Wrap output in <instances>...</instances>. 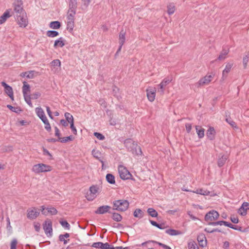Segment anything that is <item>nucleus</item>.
Wrapping results in <instances>:
<instances>
[{"instance_id":"nucleus-1","label":"nucleus","mask_w":249,"mask_h":249,"mask_svg":"<svg viewBox=\"0 0 249 249\" xmlns=\"http://www.w3.org/2000/svg\"><path fill=\"white\" fill-rule=\"evenodd\" d=\"M124 144L128 151L133 155H141L142 152L141 148L138 147L137 144L131 139H127L124 142Z\"/></svg>"},{"instance_id":"nucleus-2","label":"nucleus","mask_w":249,"mask_h":249,"mask_svg":"<svg viewBox=\"0 0 249 249\" xmlns=\"http://www.w3.org/2000/svg\"><path fill=\"white\" fill-rule=\"evenodd\" d=\"M128 206L129 202L126 200L120 199L113 202V209L118 211H125Z\"/></svg>"},{"instance_id":"nucleus-3","label":"nucleus","mask_w":249,"mask_h":249,"mask_svg":"<svg viewBox=\"0 0 249 249\" xmlns=\"http://www.w3.org/2000/svg\"><path fill=\"white\" fill-rule=\"evenodd\" d=\"M52 168L51 166L44 163H38L34 165L32 169V171L35 174H40V173L47 172L52 171Z\"/></svg>"},{"instance_id":"nucleus-4","label":"nucleus","mask_w":249,"mask_h":249,"mask_svg":"<svg viewBox=\"0 0 249 249\" xmlns=\"http://www.w3.org/2000/svg\"><path fill=\"white\" fill-rule=\"evenodd\" d=\"M14 11L15 16L25 13L23 8V2L22 0H15L13 4Z\"/></svg>"},{"instance_id":"nucleus-5","label":"nucleus","mask_w":249,"mask_h":249,"mask_svg":"<svg viewBox=\"0 0 249 249\" xmlns=\"http://www.w3.org/2000/svg\"><path fill=\"white\" fill-rule=\"evenodd\" d=\"M118 172L120 178L123 179H128L130 178L131 175L124 165H120L118 166Z\"/></svg>"},{"instance_id":"nucleus-6","label":"nucleus","mask_w":249,"mask_h":249,"mask_svg":"<svg viewBox=\"0 0 249 249\" xmlns=\"http://www.w3.org/2000/svg\"><path fill=\"white\" fill-rule=\"evenodd\" d=\"M99 188L97 186L93 185L89 188V191L86 195L87 199L89 201L93 200L97 196Z\"/></svg>"},{"instance_id":"nucleus-7","label":"nucleus","mask_w":249,"mask_h":249,"mask_svg":"<svg viewBox=\"0 0 249 249\" xmlns=\"http://www.w3.org/2000/svg\"><path fill=\"white\" fill-rule=\"evenodd\" d=\"M18 23L20 27H26L28 23L26 13L16 16Z\"/></svg>"},{"instance_id":"nucleus-8","label":"nucleus","mask_w":249,"mask_h":249,"mask_svg":"<svg viewBox=\"0 0 249 249\" xmlns=\"http://www.w3.org/2000/svg\"><path fill=\"white\" fill-rule=\"evenodd\" d=\"M219 214L218 213L214 210H212L209 212L205 216V220L210 222L216 220L219 217Z\"/></svg>"},{"instance_id":"nucleus-9","label":"nucleus","mask_w":249,"mask_h":249,"mask_svg":"<svg viewBox=\"0 0 249 249\" xmlns=\"http://www.w3.org/2000/svg\"><path fill=\"white\" fill-rule=\"evenodd\" d=\"M43 227L47 236L48 237L52 236L53 234L52 222L50 220L45 221L43 225Z\"/></svg>"},{"instance_id":"nucleus-10","label":"nucleus","mask_w":249,"mask_h":249,"mask_svg":"<svg viewBox=\"0 0 249 249\" xmlns=\"http://www.w3.org/2000/svg\"><path fill=\"white\" fill-rule=\"evenodd\" d=\"M39 211L36 207H32L27 210V217L29 219H35L39 214Z\"/></svg>"},{"instance_id":"nucleus-11","label":"nucleus","mask_w":249,"mask_h":249,"mask_svg":"<svg viewBox=\"0 0 249 249\" xmlns=\"http://www.w3.org/2000/svg\"><path fill=\"white\" fill-rule=\"evenodd\" d=\"M40 208L42 214L46 216L49 214L55 215L57 213V210L54 207H51L46 208L45 206H42Z\"/></svg>"},{"instance_id":"nucleus-12","label":"nucleus","mask_w":249,"mask_h":249,"mask_svg":"<svg viewBox=\"0 0 249 249\" xmlns=\"http://www.w3.org/2000/svg\"><path fill=\"white\" fill-rule=\"evenodd\" d=\"M212 78L213 76L212 75H207L200 79L198 82L196 83V86L199 87L205 85H208L212 81Z\"/></svg>"},{"instance_id":"nucleus-13","label":"nucleus","mask_w":249,"mask_h":249,"mask_svg":"<svg viewBox=\"0 0 249 249\" xmlns=\"http://www.w3.org/2000/svg\"><path fill=\"white\" fill-rule=\"evenodd\" d=\"M1 85L4 88L5 93L9 96L12 100H14L13 91L12 87L8 85L4 82H1Z\"/></svg>"},{"instance_id":"nucleus-14","label":"nucleus","mask_w":249,"mask_h":249,"mask_svg":"<svg viewBox=\"0 0 249 249\" xmlns=\"http://www.w3.org/2000/svg\"><path fill=\"white\" fill-rule=\"evenodd\" d=\"M171 81V80L169 78H164L159 85L160 88L158 89V92H160V94H163L164 88L169 84Z\"/></svg>"},{"instance_id":"nucleus-15","label":"nucleus","mask_w":249,"mask_h":249,"mask_svg":"<svg viewBox=\"0 0 249 249\" xmlns=\"http://www.w3.org/2000/svg\"><path fill=\"white\" fill-rule=\"evenodd\" d=\"M11 9H7L2 15L0 17V25L5 22L7 18L12 16V14H11Z\"/></svg>"},{"instance_id":"nucleus-16","label":"nucleus","mask_w":249,"mask_h":249,"mask_svg":"<svg viewBox=\"0 0 249 249\" xmlns=\"http://www.w3.org/2000/svg\"><path fill=\"white\" fill-rule=\"evenodd\" d=\"M155 89L149 88L146 90L147 97L148 100L150 102L154 101L156 96Z\"/></svg>"},{"instance_id":"nucleus-17","label":"nucleus","mask_w":249,"mask_h":249,"mask_svg":"<svg viewBox=\"0 0 249 249\" xmlns=\"http://www.w3.org/2000/svg\"><path fill=\"white\" fill-rule=\"evenodd\" d=\"M110 207L108 205H103L98 208L95 211L96 214H103L109 212Z\"/></svg>"},{"instance_id":"nucleus-18","label":"nucleus","mask_w":249,"mask_h":249,"mask_svg":"<svg viewBox=\"0 0 249 249\" xmlns=\"http://www.w3.org/2000/svg\"><path fill=\"white\" fill-rule=\"evenodd\" d=\"M232 66V64L228 63L226 65L222 72V79L224 80L227 76V74L230 71Z\"/></svg>"},{"instance_id":"nucleus-19","label":"nucleus","mask_w":249,"mask_h":249,"mask_svg":"<svg viewBox=\"0 0 249 249\" xmlns=\"http://www.w3.org/2000/svg\"><path fill=\"white\" fill-rule=\"evenodd\" d=\"M76 12L75 10L69 9L67 14V21H74V16Z\"/></svg>"},{"instance_id":"nucleus-20","label":"nucleus","mask_w":249,"mask_h":249,"mask_svg":"<svg viewBox=\"0 0 249 249\" xmlns=\"http://www.w3.org/2000/svg\"><path fill=\"white\" fill-rule=\"evenodd\" d=\"M65 40L62 37H60L58 39L54 41V47L56 48L57 47H63L65 45Z\"/></svg>"},{"instance_id":"nucleus-21","label":"nucleus","mask_w":249,"mask_h":249,"mask_svg":"<svg viewBox=\"0 0 249 249\" xmlns=\"http://www.w3.org/2000/svg\"><path fill=\"white\" fill-rule=\"evenodd\" d=\"M207 136L210 140H213L214 138L215 131L213 127H210L207 132Z\"/></svg>"},{"instance_id":"nucleus-22","label":"nucleus","mask_w":249,"mask_h":249,"mask_svg":"<svg viewBox=\"0 0 249 249\" xmlns=\"http://www.w3.org/2000/svg\"><path fill=\"white\" fill-rule=\"evenodd\" d=\"M196 129L199 138H202L204 136L205 129L198 125L196 126Z\"/></svg>"},{"instance_id":"nucleus-23","label":"nucleus","mask_w":249,"mask_h":249,"mask_svg":"<svg viewBox=\"0 0 249 249\" xmlns=\"http://www.w3.org/2000/svg\"><path fill=\"white\" fill-rule=\"evenodd\" d=\"M246 203H243L241 207L238 210V213L241 215L244 216L247 214Z\"/></svg>"},{"instance_id":"nucleus-24","label":"nucleus","mask_w":249,"mask_h":249,"mask_svg":"<svg viewBox=\"0 0 249 249\" xmlns=\"http://www.w3.org/2000/svg\"><path fill=\"white\" fill-rule=\"evenodd\" d=\"M229 52V51L228 49H223L219 55L218 59L219 60H224L226 58V56L228 54Z\"/></svg>"},{"instance_id":"nucleus-25","label":"nucleus","mask_w":249,"mask_h":249,"mask_svg":"<svg viewBox=\"0 0 249 249\" xmlns=\"http://www.w3.org/2000/svg\"><path fill=\"white\" fill-rule=\"evenodd\" d=\"M49 26L53 29H58L60 27L61 24L58 21H54L51 22Z\"/></svg>"},{"instance_id":"nucleus-26","label":"nucleus","mask_w":249,"mask_h":249,"mask_svg":"<svg viewBox=\"0 0 249 249\" xmlns=\"http://www.w3.org/2000/svg\"><path fill=\"white\" fill-rule=\"evenodd\" d=\"M193 193L203 195V196H207L210 194V192L207 190H204L203 189H196L195 191H193Z\"/></svg>"},{"instance_id":"nucleus-27","label":"nucleus","mask_w":249,"mask_h":249,"mask_svg":"<svg viewBox=\"0 0 249 249\" xmlns=\"http://www.w3.org/2000/svg\"><path fill=\"white\" fill-rule=\"evenodd\" d=\"M125 32L122 30L119 35V44L121 45H123L125 42Z\"/></svg>"},{"instance_id":"nucleus-28","label":"nucleus","mask_w":249,"mask_h":249,"mask_svg":"<svg viewBox=\"0 0 249 249\" xmlns=\"http://www.w3.org/2000/svg\"><path fill=\"white\" fill-rule=\"evenodd\" d=\"M30 91V86L27 84L25 82L23 83V86L22 87V92L23 96L28 95V92Z\"/></svg>"},{"instance_id":"nucleus-29","label":"nucleus","mask_w":249,"mask_h":249,"mask_svg":"<svg viewBox=\"0 0 249 249\" xmlns=\"http://www.w3.org/2000/svg\"><path fill=\"white\" fill-rule=\"evenodd\" d=\"M166 233L170 235L174 236L181 234V232L174 229H168L166 231Z\"/></svg>"},{"instance_id":"nucleus-30","label":"nucleus","mask_w":249,"mask_h":249,"mask_svg":"<svg viewBox=\"0 0 249 249\" xmlns=\"http://www.w3.org/2000/svg\"><path fill=\"white\" fill-rule=\"evenodd\" d=\"M147 211L148 213L153 217H156L158 215V212L152 208H148Z\"/></svg>"},{"instance_id":"nucleus-31","label":"nucleus","mask_w":249,"mask_h":249,"mask_svg":"<svg viewBox=\"0 0 249 249\" xmlns=\"http://www.w3.org/2000/svg\"><path fill=\"white\" fill-rule=\"evenodd\" d=\"M106 179L110 184H113L115 183L114 177L111 174H107V175Z\"/></svg>"},{"instance_id":"nucleus-32","label":"nucleus","mask_w":249,"mask_h":249,"mask_svg":"<svg viewBox=\"0 0 249 249\" xmlns=\"http://www.w3.org/2000/svg\"><path fill=\"white\" fill-rule=\"evenodd\" d=\"M65 117L69 123L71 124L74 122L73 117L72 115L68 112H66L64 114Z\"/></svg>"},{"instance_id":"nucleus-33","label":"nucleus","mask_w":249,"mask_h":249,"mask_svg":"<svg viewBox=\"0 0 249 249\" xmlns=\"http://www.w3.org/2000/svg\"><path fill=\"white\" fill-rule=\"evenodd\" d=\"M77 0H70L69 2V9L76 10L77 7Z\"/></svg>"},{"instance_id":"nucleus-34","label":"nucleus","mask_w":249,"mask_h":249,"mask_svg":"<svg viewBox=\"0 0 249 249\" xmlns=\"http://www.w3.org/2000/svg\"><path fill=\"white\" fill-rule=\"evenodd\" d=\"M227 157L226 156H222L221 158H220L217 162L218 166L219 167H221L224 165L226 161L227 160Z\"/></svg>"},{"instance_id":"nucleus-35","label":"nucleus","mask_w":249,"mask_h":249,"mask_svg":"<svg viewBox=\"0 0 249 249\" xmlns=\"http://www.w3.org/2000/svg\"><path fill=\"white\" fill-rule=\"evenodd\" d=\"M133 215L135 217L141 218L143 217V213L140 209H137L134 212Z\"/></svg>"},{"instance_id":"nucleus-36","label":"nucleus","mask_w":249,"mask_h":249,"mask_svg":"<svg viewBox=\"0 0 249 249\" xmlns=\"http://www.w3.org/2000/svg\"><path fill=\"white\" fill-rule=\"evenodd\" d=\"M46 35L50 37H54L58 36L59 33L57 31H56L49 30L47 32Z\"/></svg>"},{"instance_id":"nucleus-37","label":"nucleus","mask_w":249,"mask_h":249,"mask_svg":"<svg viewBox=\"0 0 249 249\" xmlns=\"http://www.w3.org/2000/svg\"><path fill=\"white\" fill-rule=\"evenodd\" d=\"M175 10V6L173 3H170L167 6V12L169 15L173 14Z\"/></svg>"},{"instance_id":"nucleus-38","label":"nucleus","mask_w":249,"mask_h":249,"mask_svg":"<svg viewBox=\"0 0 249 249\" xmlns=\"http://www.w3.org/2000/svg\"><path fill=\"white\" fill-rule=\"evenodd\" d=\"M189 249H199L197 244L193 241H190L188 244Z\"/></svg>"},{"instance_id":"nucleus-39","label":"nucleus","mask_w":249,"mask_h":249,"mask_svg":"<svg viewBox=\"0 0 249 249\" xmlns=\"http://www.w3.org/2000/svg\"><path fill=\"white\" fill-rule=\"evenodd\" d=\"M33 71H26L21 73L20 75L22 77H26L28 78H32L33 77Z\"/></svg>"},{"instance_id":"nucleus-40","label":"nucleus","mask_w":249,"mask_h":249,"mask_svg":"<svg viewBox=\"0 0 249 249\" xmlns=\"http://www.w3.org/2000/svg\"><path fill=\"white\" fill-rule=\"evenodd\" d=\"M73 139V137L72 136H69L64 138H59V140L62 143H65L68 141H71Z\"/></svg>"},{"instance_id":"nucleus-41","label":"nucleus","mask_w":249,"mask_h":249,"mask_svg":"<svg viewBox=\"0 0 249 249\" xmlns=\"http://www.w3.org/2000/svg\"><path fill=\"white\" fill-rule=\"evenodd\" d=\"M112 218L117 222H120L122 219V216L120 214L115 213H113Z\"/></svg>"},{"instance_id":"nucleus-42","label":"nucleus","mask_w":249,"mask_h":249,"mask_svg":"<svg viewBox=\"0 0 249 249\" xmlns=\"http://www.w3.org/2000/svg\"><path fill=\"white\" fill-rule=\"evenodd\" d=\"M36 113L37 116L39 118H40L41 117L45 115L44 111L41 107H36Z\"/></svg>"},{"instance_id":"nucleus-43","label":"nucleus","mask_w":249,"mask_h":249,"mask_svg":"<svg viewBox=\"0 0 249 249\" xmlns=\"http://www.w3.org/2000/svg\"><path fill=\"white\" fill-rule=\"evenodd\" d=\"M226 221H218L216 222H210L209 223V225L216 226L217 225L222 226L223 225H225Z\"/></svg>"},{"instance_id":"nucleus-44","label":"nucleus","mask_w":249,"mask_h":249,"mask_svg":"<svg viewBox=\"0 0 249 249\" xmlns=\"http://www.w3.org/2000/svg\"><path fill=\"white\" fill-rule=\"evenodd\" d=\"M74 26V21H67V28L69 32H71Z\"/></svg>"},{"instance_id":"nucleus-45","label":"nucleus","mask_w":249,"mask_h":249,"mask_svg":"<svg viewBox=\"0 0 249 249\" xmlns=\"http://www.w3.org/2000/svg\"><path fill=\"white\" fill-rule=\"evenodd\" d=\"M60 223L61 226L65 229L69 230L70 228V225L66 220L60 221Z\"/></svg>"},{"instance_id":"nucleus-46","label":"nucleus","mask_w":249,"mask_h":249,"mask_svg":"<svg viewBox=\"0 0 249 249\" xmlns=\"http://www.w3.org/2000/svg\"><path fill=\"white\" fill-rule=\"evenodd\" d=\"M51 65L53 67H60L61 62L59 59H55L51 62Z\"/></svg>"},{"instance_id":"nucleus-47","label":"nucleus","mask_w":249,"mask_h":249,"mask_svg":"<svg viewBox=\"0 0 249 249\" xmlns=\"http://www.w3.org/2000/svg\"><path fill=\"white\" fill-rule=\"evenodd\" d=\"M25 102L31 107H33L32 103L31 101V97L30 95L23 96Z\"/></svg>"},{"instance_id":"nucleus-48","label":"nucleus","mask_w":249,"mask_h":249,"mask_svg":"<svg viewBox=\"0 0 249 249\" xmlns=\"http://www.w3.org/2000/svg\"><path fill=\"white\" fill-rule=\"evenodd\" d=\"M225 226L230 227L232 229L235 230H238V231H241V227H240L239 229L237 228L236 226L233 225L232 224L226 221L225 223Z\"/></svg>"},{"instance_id":"nucleus-49","label":"nucleus","mask_w":249,"mask_h":249,"mask_svg":"<svg viewBox=\"0 0 249 249\" xmlns=\"http://www.w3.org/2000/svg\"><path fill=\"white\" fill-rule=\"evenodd\" d=\"M17 240L14 239L11 242L10 249H17Z\"/></svg>"},{"instance_id":"nucleus-50","label":"nucleus","mask_w":249,"mask_h":249,"mask_svg":"<svg viewBox=\"0 0 249 249\" xmlns=\"http://www.w3.org/2000/svg\"><path fill=\"white\" fill-rule=\"evenodd\" d=\"M94 135L99 140H104L105 138L103 135L98 132H94Z\"/></svg>"},{"instance_id":"nucleus-51","label":"nucleus","mask_w":249,"mask_h":249,"mask_svg":"<svg viewBox=\"0 0 249 249\" xmlns=\"http://www.w3.org/2000/svg\"><path fill=\"white\" fill-rule=\"evenodd\" d=\"M226 121L232 127H236L235 123L233 121L231 120V118H227Z\"/></svg>"},{"instance_id":"nucleus-52","label":"nucleus","mask_w":249,"mask_h":249,"mask_svg":"<svg viewBox=\"0 0 249 249\" xmlns=\"http://www.w3.org/2000/svg\"><path fill=\"white\" fill-rule=\"evenodd\" d=\"M248 61H249V55H247L245 56L243 59V65H244V68L245 69H246L247 67V64H248Z\"/></svg>"},{"instance_id":"nucleus-53","label":"nucleus","mask_w":249,"mask_h":249,"mask_svg":"<svg viewBox=\"0 0 249 249\" xmlns=\"http://www.w3.org/2000/svg\"><path fill=\"white\" fill-rule=\"evenodd\" d=\"M103 243L102 242H95L93 243L92 245V247L95 248L101 249L102 247Z\"/></svg>"},{"instance_id":"nucleus-54","label":"nucleus","mask_w":249,"mask_h":249,"mask_svg":"<svg viewBox=\"0 0 249 249\" xmlns=\"http://www.w3.org/2000/svg\"><path fill=\"white\" fill-rule=\"evenodd\" d=\"M197 240L199 243L200 246H201L202 247H204L206 245V239H205V240H203V239H200V236H198L197 237Z\"/></svg>"},{"instance_id":"nucleus-55","label":"nucleus","mask_w":249,"mask_h":249,"mask_svg":"<svg viewBox=\"0 0 249 249\" xmlns=\"http://www.w3.org/2000/svg\"><path fill=\"white\" fill-rule=\"evenodd\" d=\"M70 127H71L73 133L75 135H76L77 134V130L74 125V122L70 124Z\"/></svg>"},{"instance_id":"nucleus-56","label":"nucleus","mask_w":249,"mask_h":249,"mask_svg":"<svg viewBox=\"0 0 249 249\" xmlns=\"http://www.w3.org/2000/svg\"><path fill=\"white\" fill-rule=\"evenodd\" d=\"M45 124V128L48 131H50L51 130V127L50 125V124L49 123V121H47V122H45V123H44Z\"/></svg>"},{"instance_id":"nucleus-57","label":"nucleus","mask_w":249,"mask_h":249,"mask_svg":"<svg viewBox=\"0 0 249 249\" xmlns=\"http://www.w3.org/2000/svg\"><path fill=\"white\" fill-rule=\"evenodd\" d=\"M186 131L188 133H190L192 129V125L191 124L187 123L185 124Z\"/></svg>"},{"instance_id":"nucleus-58","label":"nucleus","mask_w":249,"mask_h":249,"mask_svg":"<svg viewBox=\"0 0 249 249\" xmlns=\"http://www.w3.org/2000/svg\"><path fill=\"white\" fill-rule=\"evenodd\" d=\"M91 0H82V4L85 7H87L90 2Z\"/></svg>"},{"instance_id":"nucleus-59","label":"nucleus","mask_w":249,"mask_h":249,"mask_svg":"<svg viewBox=\"0 0 249 249\" xmlns=\"http://www.w3.org/2000/svg\"><path fill=\"white\" fill-rule=\"evenodd\" d=\"M6 221H7V229L9 231H10L12 230V227L10 225V219L8 217H7L6 218Z\"/></svg>"},{"instance_id":"nucleus-60","label":"nucleus","mask_w":249,"mask_h":249,"mask_svg":"<svg viewBox=\"0 0 249 249\" xmlns=\"http://www.w3.org/2000/svg\"><path fill=\"white\" fill-rule=\"evenodd\" d=\"M112 248L110 247V246L107 243H103L102 249H109Z\"/></svg>"},{"instance_id":"nucleus-61","label":"nucleus","mask_w":249,"mask_h":249,"mask_svg":"<svg viewBox=\"0 0 249 249\" xmlns=\"http://www.w3.org/2000/svg\"><path fill=\"white\" fill-rule=\"evenodd\" d=\"M46 110H47V113L49 116V117L53 119V116L52 115V112L50 110V108L49 107L47 106L46 107Z\"/></svg>"},{"instance_id":"nucleus-62","label":"nucleus","mask_w":249,"mask_h":249,"mask_svg":"<svg viewBox=\"0 0 249 249\" xmlns=\"http://www.w3.org/2000/svg\"><path fill=\"white\" fill-rule=\"evenodd\" d=\"M65 238L64 237L63 235L60 234L59 236V239L61 241L64 242V244H66L68 243L67 240H65Z\"/></svg>"},{"instance_id":"nucleus-63","label":"nucleus","mask_w":249,"mask_h":249,"mask_svg":"<svg viewBox=\"0 0 249 249\" xmlns=\"http://www.w3.org/2000/svg\"><path fill=\"white\" fill-rule=\"evenodd\" d=\"M34 228L36 231L38 232L40 229V225L39 223H35L34 224Z\"/></svg>"},{"instance_id":"nucleus-64","label":"nucleus","mask_w":249,"mask_h":249,"mask_svg":"<svg viewBox=\"0 0 249 249\" xmlns=\"http://www.w3.org/2000/svg\"><path fill=\"white\" fill-rule=\"evenodd\" d=\"M231 222L233 223H238V219L237 217H234V216H233V217H231Z\"/></svg>"}]
</instances>
